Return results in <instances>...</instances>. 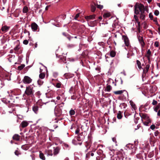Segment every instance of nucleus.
Returning a JSON list of instances; mask_svg holds the SVG:
<instances>
[{
    "instance_id": "f257e3e1",
    "label": "nucleus",
    "mask_w": 160,
    "mask_h": 160,
    "mask_svg": "<svg viewBox=\"0 0 160 160\" xmlns=\"http://www.w3.org/2000/svg\"><path fill=\"white\" fill-rule=\"evenodd\" d=\"M134 13L136 14H140V18L144 20L146 15L147 14L145 12V8L144 5L141 3H136L134 6Z\"/></svg>"
},
{
    "instance_id": "f03ea898",
    "label": "nucleus",
    "mask_w": 160,
    "mask_h": 160,
    "mask_svg": "<svg viewBox=\"0 0 160 160\" xmlns=\"http://www.w3.org/2000/svg\"><path fill=\"white\" fill-rule=\"evenodd\" d=\"M140 115L143 124L146 126L149 125L151 121L148 115L146 114L141 113L140 114Z\"/></svg>"
},
{
    "instance_id": "7ed1b4c3",
    "label": "nucleus",
    "mask_w": 160,
    "mask_h": 160,
    "mask_svg": "<svg viewBox=\"0 0 160 160\" xmlns=\"http://www.w3.org/2000/svg\"><path fill=\"white\" fill-rule=\"evenodd\" d=\"M34 90L32 85H29L26 87V89L24 94L30 97H32L34 96Z\"/></svg>"
},
{
    "instance_id": "20e7f679",
    "label": "nucleus",
    "mask_w": 160,
    "mask_h": 160,
    "mask_svg": "<svg viewBox=\"0 0 160 160\" xmlns=\"http://www.w3.org/2000/svg\"><path fill=\"white\" fill-rule=\"evenodd\" d=\"M47 68L45 67H44L42 69L40 68V74L39 75V77L40 78L43 79L44 78L45 76L46 73L47 72Z\"/></svg>"
},
{
    "instance_id": "39448f33",
    "label": "nucleus",
    "mask_w": 160,
    "mask_h": 160,
    "mask_svg": "<svg viewBox=\"0 0 160 160\" xmlns=\"http://www.w3.org/2000/svg\"><path fill=\"white\" fill-rule=\"evenodd\" d=\"M122 39L124 42L126 46L127 47H131L130 40L127 36L122 35Z\"/></svg>"
},
{
    "instance_id": "423d86ee",
    "label": "nucleus",
    "mask_w": 160,
    "mask_h": 160,
    "mask_svg": "<svg viewBox=\"0 0 160 160\" xmlns=\"http://www.w3.org/2000/svg\"><path fill=\"white\" fill-rule=\"evenodd\" d=\"M32 80V79L31 78L28 76H25L24 77L22 81L24 84H28L31 83Z\"/></svg>"
},
{
    "instance_id": "0eeeda50",
    "label": "nucleus",
    "mask_w": 160,
    "mask_h": 160,
    "mask_svg": "<svg viewBox=\"0 0 160 160\" xmlns=\"http://www.w3.org/2000/svg\"><path fill=\"white\" fill-rule=\"evenodd\" d=\"M150 68V65L149 64H147L145 67L143 69V72L142 74V79L145 77L146 75V73L148 72Z\"/></svg>"
},
{
    "instance_id": "6e6552de",
    "label": "nucleus",
    "mask_w": 160,
    "mask_h": 160,
    "mask_svg": "<svg viewBox=\"0 0 160 160\" xmlns=\"http://www.w3.org/2000/svg\"><path fill=\"white\" fill-rule=\"evenodd\" d=\"M85 132H82L80 133L77 137V140L79 141H82L85 138Z\"/></svg>"
},
{
    "instance_id": "1a4fd4ad",
    "label": "nucleus",
    "mask_w": 160,
    "mask_h": 160,
    "mask_svg": "<svg viewBox=\"0 0 160 160\" xmlns=\"http://www.w3.org/2000/svg\"><path fill=\"white\" fill-rule=\"evenodd\" d=\"M139 43L141 44L142 50L145 45V43L144 42L143 38L142 37L139 36L138 38Z\"/></svg>"
},
{
    "instance_id": "9d476101",
    "label": "nucleus",
    "mask_w": 160,
    "mask_h": 160,
    "mask_svg": "<svg viewBox=\"0 0 160 160\" xmlns=\"http://www.w3.org/2000/svg\"><path fill=\"white\" fill-rule=\"evenodd\" d=\"M54 113L56 116L59 117L62 114V110L60 108H55L54 109Z\"/></svg>"
},
{
    "instance_id": "9b49d317",
    "label": "nucleus",
    "mask_w": 160,
    "mask_h": 160,
    "mask_svg": "<svg viewBox=\"0 0 160 160\" xmlns=\"http://www.w3.org/2000/svg\"><path fill=\"white\" fill-rule=\"evenodd\" d=\"M31 27L32 30L34 32L37 31L38 29L39 28L38 26L35 22L32 23Z\"/></svg>"
},
{
    "instance_id": "f8f14e48",
    "label": "nucleus",
    "mask_w": 160,
    "mask_h": 160,
    "mask_svg": "<svg viewBox=\"0 0 160 160\" xmlns=\"http://www.w3.org/2000/svg\"><path fill=\"white\" fill-rule=\"evenodd\" d=\"M103 151L100 149L98 150L96 153L95 154V156H97V155H100L101 157L104 158L105 157V154L103 153Z\"/></svg>"
},
{
    "instance_id": "ddd939ff",
    "label": "nucleus",
    "mask_w": 160,
    "mask_h": 160,
    "mask_svg": "<svg viewBox=\"0 0 160 160\" xmlns=\"http://www.w3.org/2000/svg\"><path fill=\"white\" fill-rule=\"evenodd\" d=\"M29 122L27 121H23L20 125V127L24 128L27 127L29 124Z\"/></svg>"
},
{
    "instance_id": "4468645a",
    "label": "nucleus",
    "mask_w": 160,
    "mask_h": 160,
    "mask_svg": "<svg viewBox=\"0 0 160 160\" xmlns=\"http://www.w3.org/2000/svg\"><path fill=\"white\" fill-rule=\"evenodd\" d=\"M55 81V82H52V84L57 88H60L62 85L61 83L57 80H56Z\"/></svg>"
},
{
    "instance_id": "2eb2a0df",
    "label": "nucleus",
    "mask_w": 160,
    "mask_h": 160,
    "mask_svg": "<svg viewBox=\"0 0 160 160\" xmlns=\"http://www.w3.org/2000/svg\"><path fill=\"white\" fill-rule=\"evenodd\" d=\"M41 135L43 137H45L47 136L46 134V132L48 131L47 128L44 127L42 128H41Z\"/></svg>"
},
{
    "instance_id": "dca6fc26",
    "label": "nucleus",
    "mask_w": 160,
    "mask_h": 160,
    "mask_svg": "<svg viewBox=\"0 0 160 160\" xmlns=\"http://www.w3.org/2000/svg\"><path fill=\"white\" fill-rule=\"evenodd\" d=\"M124 92H126L127 94V95L128 96V92H127V91H126L125 90L114 91L113 92V93L115 94H116V95H120V94H121L122 93Z\"/></svg>"
},
{
    "instance_id": "f3484780",
    "label": "nucleus",
    "mask_w": 160,
    "mask_h": 160,
    "mask_svg": "<svg viewBox=\"0 0 160 160\" xmlns=\"http://www.w3.org/2000/svg\"><path fill=\"white\" fill-rule=\"evenodd\" d=\"M9 28L10 27L6 26H4L2 27L1 30L3 32L5 33L8 31L9 30Z\"/></svg>"
},
{
    "instance_id": "a211bd4d",
    "label": "nucleus",
    "mask_w": 160,
    "mask_h": 160,
    "mask_svg": "<svg viewBox=\"0 0 160 160\" xmlns=\"http://www.w3.org/2000/svg\"><path fill=\"white\" fill-rule=\"evenodd\" d=\"M64 76L66 78H69L73 77L74 74L70 73H67L64 74Z\"/></svg>"
},
{
    "instance_id": "6ab92c4d",
    "label": "nucleus",
    "mask_w": 160,
    "mask_h": 160,
    "mask_svg": "<svg viewBox=\"0 0 160 160\" xmlns=\"http://www.w3.org/2000/svg\"><path fill=\"white\" fill-rule=\"evenodd\" d=\"M96 15L94 14L90 15L89 16H87L85 17V18L87 20H89L90 19H95Z\"/></svg>"
},
{
    "instance_id": "aec40b11",
    "label": "nucleus",
    "mask_w": 160,
    "mask_h": 160,
    "mask_svg": "<svg viewBox=\"0 0 160 160\" xmlns=\"http://www.w3.org/2000/svg\"><path fill=\"white\" fill-rule=\"evenodd\" d=\"M32 110L35 113L37 114L38 112L39 108L37 105H35L32 107Z\"/></svg>"
},
{
    "instance_id": "412c9836",
    "label": "nucleus",
    "mask_w": 160,
    "mask_h": 160,
    "mask_svg": "<svg viewBox=\"0 0 160 160\" xmlns=\"http://www.w3.org/2000/svg\"><path fill=\"white\" fill-rule=\"evenodd\" d=\"M60 150V148L59 147H57L54 148V150L53 155L54 156L58 154Z\"/></svg>"
},
{
    "instance_id": "4be33fe9",
    "label": "nucleus",
    "mask_w": 160,
    "mask_h": 160,
    "mask_svg": "<svg viewBox=\"0 0 160 160\" xmlns=\"http://www.w3.org/2000/svg\"><path fill=\"white\" fill-rule=\"evenodd\" d=\"M151 54V52L150 49L148 50L147 51L146 54L145 55V56L147 57L148 60L149 61L150 58V55Z\"/></svg>"
},
{
    "instance_id": "5701e85b",
    "label": "nucleus",
    "mask_w": 160,
    "mask_h": 160,
    "mask_svg": "<svg viewBox=\"0 0 160 160\" xmlns=\"http://www.w3.org/2000/svg\"><path fill=\"white\" fill-rule=\"evenodd\" d=\"M13 139L15 141H18L19 140L20 136L18 134H15L12 137Z\"/></svg>"
},
{
    "instance_id": "b1692460",
    "label": "nucleus",
    "mask_w": 160,
    "mask_h": 160,
    "mask_svg": "<svg viewBox=\"0 0 160 160\" xmlns=\"http://www.w3.org/2000/svg\"><path fill=\"white\" fill-rule=\"evenodd\" d=\"M69 92L71 94H74L75 93V87L73 86L71 87L69 90Z\"/></svg>"
},
{
    "instance_id": "393cba45",
    "label": "nucleus",
    "mask_w": 160,
    "mask_h": 160,
    "mask_svg": "<svg viewBox=\"0 0 160 160\" xmlns=\"http://www.w3.org/2000/svg\"><path fill=\"white\" fill-rule=\"evenodd\" d=\"M112 89V87L110 85H107L105 89V91L110 92Z\"/></svg>"
},
{
    "instance_id": "a878e982",
    "label": "nucleus",
    "mask_w": 160,
    "mask_h": 160,
    "mask_svg": "<svg viewBox=\"0 0 160 160\" xmlns=\"http://www.w3.org/2000/svg\"><path fill=\"white\" fill-rule=\"evenodd\" d=\"M122 112L120 111H119L117 113V118L118 119H121L122 117Z\"/></svg>"
},
{
    "instance_id": "bb28decb",
    "label": "nucleus",
    "mask_w": 160,
    "mask_h": 160,
    "mask_svg": "<svg viewBox=\"0 0 160 160\" xmlns=\"http://www.w3.org/2000/svg\"><path fill=\"white\" fill-rule=\"evenodd\" d=\"M39 157L42 160H45V158L43 153L41 151H39Z\"/></svg>"
},
{
    "instance_id": "cd10ccee",
    "label": "nucleus",
    "mask_w": 160,
    "mask_h": 160,
    "mask_svg": "<svg viewBox=\"0 0 160 160\" xmlns=\"http://www.w3.org/2000/svg\"><path fill=\"white\" fill-rule=\"evenodd\" d=\"M130 103L132 107V108L134 110H135L137 109V107L135 103L132 101H130Z\"/></svg>"
},
{
    "instance_id": "c85d7f7f",
    "label": "nucleus",
    "mask_w": 160,
    "mask_h": 160,
    "mask_svg": "<svg viewBox=\"0 0 160 160\" xmlns=\"http://www.w3.org/2000/svg\"><path fill=\"white\" fill-rule=\"evenodd\" d=\"M136 62H137V66H138V68L139 69H142V68L141 66V63L138 60H137L136 61Z\"/></svg>"
},
{
    "instance_id": "c756f323",
    "label": "nucleus",
    "mask_w": 160,
    "mask_h": 160,
    "mask_svg": "<svg viewBox=\"0 0 160 160\" xmlns=\"http://www.w3.org/2000/svg\"><path fill=\"white\" fill-rule=\"evenodd\" d=\"M111 16V14L109 12L104 13L103 15V17L104 18H107Z\"/></svg>"
},
{
    "instance_id": "7c9ffc66",
    "label": "nucleus",
    "mask_w": 160,
    "mask_h": 160,
    "mask_svg": "<svg viewBox=\"0 0 160 160\" xmlns=\"http://www.w3.org/2000/svg\"><path fill=\"white\" fill-rule=\"evenodd\" d=\"M28 8L27 6H24L22 12L23 13H26L28 12Z\"/></svg>"
},
{
    "instance_id": "2f4dec72",
    "label": "nucleus",
    "mask_w": 160,
    "mask_h": 160,
    "mask_svg": "<svg viewBox=\"0 0 160 160\" xmlns=\"http://www.w3.org/2000/svg\"><path fill=\"white\" fill-rule=\"evenodd\" d=\"M110 55L112 57H114L116 55V52L113 51H111L110 52Z\"/></svg>"
},
{
    "instance_id": "473e14b6",
    "label": "nucleus",
    "mask_w": 160,
    "mask_h": 160,
    "mask_svg": "<svg viewBox=\"0 0 160 160\" xmlns=\"http://www.w3.org/2000/svg\"><path fill=\"white\" fill-rule=\"evenodd\" d=\"M124 116L126 118H127L129 116L131 115L130 113L128 111H126L124 112Z\"/></svg>"
},
{
    "instance_id": "72a5a7b5",
    "label": "nucleus",
    "mask_w": 160,
    "mask_h": 160,
    "mask_svg": "<svg viewBox=\"0 0 160 160\" xmlns=\"http://www.w3.org/2000/svg\"><path fill=\"white\" fill-rule=\"evenodd\" d=\"M25 67V65L24 64H22L21 65L18 67V70H21L22 69Z\"/></svg>"
},
{
    "instance_id": "f704fd0d",
    "label": "nucleus",
    "mask_w": 160,
    "mask_h": 160,
    "mask_svg": "<svg viewBox=\"0 0 160 160\" xmlns=\"http://www.w3.org/2000/svg\"><path fill=\"white\" fill-rule=\"evenodd\" d=\"M134 18L135 19L136 21L138 23V24H139L140 22H139L138 17L136 15H134Z\"/></svg>"
},
{
    "instance_id": "c9c22d12",
    "label": "nucleus",
    "mask_w": 160,
    "mask_h": 160,
    "mask_svg": "<svg viewBox=\"0 0 160 160\" xmlns=\"http://www.w3.org/2000/svg\"><path fill=\"white\" fill-rule=\"evenodd\" d=\"M157 19V17H155L153 18V20H153V21L155 22V24L157 25L158 26H159V24L158 22Z\"/></svg>"
},
{
    "instance_id": "e433bc0d",
    "label": "nucleus",
    "mask_w": 160,
    "mask_h": 160,
    "mask_svg": "<svg viewBox=\"0 0 160 160\" xmlns=\"http://www.w3.org/2000/svg\"><path fill=\"white\" fill-rule=\"evenodd\" d=\"M75 47V45L73 44H68L67 45V47L69 49H71Z\"/></svg>"
},
{
    "instance_id": "4c0bfd02",
    "label": "nucleus",
    "mask_w": 160,
    "mask_h": 160,
    "mask_svg": "<svg viewBox=\"0 0 160 160\" xmlns=\"http://www.w3.org/2000/svg\"><path fill=\"white\" fill-rule=\"evenodd\" d=\"M53 154L52 151L51 150H49L47 151V154L48 155L52 156Z\"/></svg>"
},
{
    "instance_id": "58836bf2",
    "label": "nucleus",
    "mask_w": 160,
    "mask_h": 160,
    "mask_svg": "<svg viewBox=\"0 0 160 160\" xmlns=\"http://www.w3.org/2000/svg\"><path fill=\"white\" fill-rule=\"evenodd\" d=\"M75 112L74 110L72 109L69 111V114L70 116H72L75 114Z\"/></svg>"
},
{
    "instance_id": "ea45409f",
    "label": "nucleus",
    "mask_w": 160,
    "mask_h": 160,
    "mask_svg": "<svg viewBox=\"0 0 160 160\" xmlns=\"http://www.w3.org/2000/svg\"><path fill=\"white\" fill-rule=\"evenodd\" d=\"M96 10V7L95 6L92 5L91 7V10L92 12H94Z\"/></svg>"
},
{
    "instance_id": "a19ab883",
    "label": "nucleus",
    "mask_w": 160,
    "mask_h": 160,
    "mask_svg": "<svg viewBox=\"0 0 160 160\" xmlns=\"http://www.w3.org/2000/svg\"><path fill=\"white\" fill-rule=\"evenodd\" d=\"M95 156L96 157V160H100L101 158H102L101 159V160H103V158L101 157L100 155H97V156Z\"/></svg>"
},
{
    "instance_id": "79ce46f5",
    "label": "nucleus",
    "mask_w": 160,
    "mask_h": 160,
    "mask_svg": "<svg viewBox=\"0 0 160 160\" xmlns=\"http://www.w3.org/2000/svg\"><path fill=\"white\" fill-rule=\"evenodd\" d=\"M159 12L158 10H155L154 12V14L155 15H156V16H158L159 15Z\"/></svg>"
},
{
    "instance_id": "37998d69",
    "label": "nucleus",
    "mask_w": 160,
    "mask_h": 160,
    "mask_svg": "<svg viewBox=\"0 0 160 160\" xmlns=\"http://www.w3.org/2000/svg\"><path fill=\"white\" fill-rule=\"evenodd\" d=\"M20 48L19 45H17L14 48V50L15 51H17Z\"/></svg>"
},
{
    "instance_id": "c03bdc74",
    "label": "nucleus",
    "mask_w": 160,
    "mask_h": 160,
    "mask_svg": "<svg viewBox=\"0 0 160 160\" xmlns=\"http://www.w3.org/2000/svg\"><path fill=\"white\" fill-rule=\"evenodd\" d=\"M2 101L4 103H7L9 102V101L7 100L6 98H3L2 99Z\"/></svg>"
},
{
    "instance_id": "a18cd8bd",
    "label": "nucleus",
    "mask_w": 160,
    "mask_h": 160,
    "mask_svg": "<svg viewBox=\"0 0 160 160\" xmlns=\"http://www.w3.org/2000/svg\"><path fill=\"white\" fill-rule=\"evenodd\" d=\"M149 17L151 20H153V15L152 13H150L149 14Z\"/></svg>"
},
{
    "instance_id": "49530a36",
    "label": "nucleus",
    "mask_w": 160,
    "mask_h": 160,
    "mask_svg": "<svg viewBox=\"0 0 160 160\" xmlns=\"http://www.w3.org/2000/svg\"><path fill=\"white\" fill-rule=\"evenodd\" d=\"M53 76L55 78H56L58 75V73L57 72H54L53 73Z\"/></svg>"
},
{
    "instance_id": "de8ad7c7",
    "label": "nucleus",
    "mask_w": 160,
    "mask_h": 160,
    "mask_svg": "<svg viewBox=\"0 0 160 160\" xmlns=\"http://www.w3.org/2000/svg\"><path fill=\"white\" fill-rule=\"evenodd\" d=\"M97 7L98 8H99L100 9H102L103 8V6L101 5L97 4Z\"/></svg>"
},
{
    "instance_id": "09e8293b",
    "label": "nucleus",
    "mask_w": 160,
    "mask_h": 160,
    "mask_svg": "<svg viewBox=\"0 0 160 160\" xmlns=\"http://www.w3.org/2000/svg\"><path fill=\"white\" fill-rule=\"evenodd\" d=\"M154 46L156 47H158L159 46V42L157 41L155 42Z\"/></svg>"
},
{
    "instance_id": "8fccbe9b",
    "label": "nucleus",
    "mask_w": 160,
    "mask_h": 160,
    "mask_svg": "<svg viewBox=\"0 0 160 160\" xmlns=\"http://www.w3.org/2000/svg\"><path fill=\"white\" fill-rule=\"evenodd\" d=\"M90 155L91 156H93L94 154L92 152H89L86 155V157L88 156V155Z\"/></svg>"
},
{
    "instance_id": "3c124183",
    "label": "nucleus",
    "mask_w": 160,
    "mask_h": 160,
    "mask_svg": "<svg viewBox=\"0 0 160 160\" xmlns=\"http://www.w3.org/2000/svg\"><path fill=\"white\" fill-rule=\"evenodd\" d=\"M160 108V106L159 105H158L154 109V110L156 112H157L158 110Z\"/></svg>"
},
{
    "instance_id": "603ef678",
    "label": "nucleus",
    "mask_w": 160,
    "mask_h": 160,
    "mask_svg": "<svg viewBox=\"0 0 160 160\" xmlns=\"http://www.w3.org/2000/svg\"><path fill=\"white\" fill-rule=\"evenodd\" d=\"M15 154L17 155L18 156L19 155L21 154V153L18 150H16L14 152Z\"/></svg>"
},
{
    "instance_id": "864d4df0",
    "label": "nucleus",
    "mask_w": 160,
    "mask_h": 160,
    "mask_svg": "<svg viewBox=\"0 0 160 160\" xmlns=\"http://www.w3.org/2000/svg\"><path fill=\"white\" fill-rule=\"evenodd\" d=\"M150 128L152 129V130H154L155 128H156V126L154 125H152L150 126Z\"/></svg>"
},
{
    "instance_id": "5fc2aeb1",
    "label": "nucleus",
    "mask_w": 160,
    "mask_h": 160,
    "mask_svg": "<svg viewBox=\"0 0 160 160\" xmlns=\"http://www.w3.org/2000/svg\"><path fill=\"white\" fill-rule=\"evenodd\" d=\"M41 94V92L39 91L35 93V95L38 97Z\"/></svg>"
},
{
    "instance_id": "6e6d98bb",
    "label": "nucleus",
    "mask_w": 160,
    "mask_h": 160,
    "mask_svg": "<svg viewBox=\"0 0 160 160\" xmlns=\"http://www.w3.org/2000/svg\"><path fill=\"white\" fill-rule=\"evenodd\" d=\"M28 43V41L27 40H24L23 41V43L25 45H27Z\"/></svg>"
},
{
    "instance_id": "4d7b16f0",
    "label": "nucleus",
    "mask_w": 160,
    "mask_h": 160,
    "mask_svg": "<svg viewBox=\"0 0 160 160\" xmlns=\"http://www.w3.org/2000/svg\"><path fill=\"white\" fill-rule=\"evenodd\" d=\"M157 101L155 100H153V102L152 103V104L153 105H156L157 104Z\"/></svg>"
},
{
    "instance_id": "13d9d810",
    "label": "nucleus",
    "mask_w": 160,
    "mask_h": 160,
    "mask_svg": "<svg viewBox=\"0 0 160 160\" xmlns=\"http://www.w3.org/2000/svg\"><path fill=\"white\" fill-rule=\"evenodd\" d=\"M80 13H77L74 18V19L75 20H77V18L79 16Z\"/></svg>"
},
{
    "instance_id": "bf43d9fd",
    "label": "nucleus",
    "mask_w": 160,
    "mask_h": 160,
    "mask_svg": "<svg viewBox=\"0 0 160 160\" xmlns=\"http://www.w3.org/2000/svg\"><path fill=\"white\" fill-rule=\"evenodd\" d=\"M136 157L137 158L139 159H141L142 158V157L141 155L140 154L137 155Z\"/></svg>"
},
{
    "instance_id": "052dcab7",
    "label": "nucleus",
    "mask_w": 160,
    "mask_h": 160,
    "mask_svg": "<svg viewBox=\"0 0 160 160\" xmlns=\"http://www.w3.org/2000/svg\"><path fill=\"white\" fill-rule=\"evenodd\" d=\"M159 133V132L158 131H156L155 132H154V135L155 136H158V134Z\"/></svg>"
},
{
    "instance_id": "680f3d73",
    "label": "nucleus",
    "mask_w": 160,
    "mask_h": 160,
    "mask_svg": "<svg viewBox=\"0 0 160 160\" xmlns=\"http://www.w3.org/2000/svg\"><path fill=\"white\" fill-rule=\"evenodd\" d=\"M76 96L74 95L72 96L71 97V99H72L74 100L76 98Z\"/></svg>"
},
{
    "instance_id": "e2e57ef3",
    "label": "nucleus",
    "mask_w": 160,
    "mask_h": 160,
    "mask_svg": "<svg viewBox=\"0 0 160 160\" xmlns=\"http://www.w3.org/2000/svg\"><path fill=\"white\" fill-rule=\"evenodd\" d=\"M153 156V153H150L148 155V157L149 158H151L152 157V156Z\"/></svg>"
},
{
    "instance_id": "0e129e2a",
    "label": "nucleus",
    "mask_w": 160,
    "mask_h": 160,
    "mask_svg": "<svg viewBox=\"0 0 160 160\" xmlns=\"http://www.w3.org/2000/svg\"><path fill=\"white\" fill-rule=\"evenodd\" d=\"M79 132V129L78 128L75 131V133L76 134H78Z\"/></svg>"
},
{
    "instance_id": "69168bd1",
    "label": "nucleus",
    "mask_w": 160,
    "mask_h": 160,
    "mask_svg": "<svg viewBox=\"0 0 160 160\" xmlns=\"http://www.w3.org/2000/svg\"><path fill=\"white\" fill-rule=\"evenodd\" d=\"M158 31L159 34H160V25L159 24V26H158Z\"/></svg>"
},
{
    "instance_id": "338daca9",
    "label": "nucleus",
    "mask_w": 160,
    "mask_h": 160,
    "mask_svg": "<svg viewBox=\"0 0 160 160\" xmlns=\"http://www.w3.org/2000/svg\"><path fill=\"white\" fill-rule=\"evenodd\" d=\"M24 33H26L28 32V35L29 36V35L30 34V33L29 32V31H28L27 30L25 29L24 30Z\"/></svg>"
},
{
    "instance_id": "774afa93",
    "label": "nucleus",
    "mask_w": 160,
    "mask_h": 160,
    "mask_svg": "<svg viewBox=\"0 0 160 160\" xmlns=\"http://www.w3.org/2000/svg\"><path fill=\"white\" fill-rule=\"evenodd\" d=\"M157 115L158 116L160 117V109L158 112Z\"/></svg>"
}]
</instances>
